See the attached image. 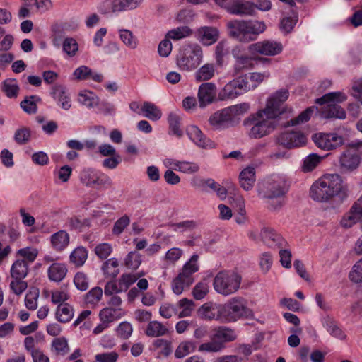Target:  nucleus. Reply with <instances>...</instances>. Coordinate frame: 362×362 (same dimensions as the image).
Instances as JSON below:
<instances>
[{"label":"nucleus","mask_w":362,"mask_h":362,"mask_svg":"<svg viewBox=\"0 0 362 362\" xmlns=\"http://www.w3.org/2000/svg\"><path fill=\"white\" fill-rule=\"evenodd\" d=\"M74 282L76 287L82 291L87 290L89 287V279L87 275L81 272L76 274Z\"/></svg>","instance_id":"69168bd1"},{"label":"nucleus","mask_w":362,"mask_h":362,"mask_svg":"<svg viewBox=\"0 0 362 362\" xmlns=\"http://www.w3.org/2000/svg\"><path fill=\"white\" fill-rule=\"evenodd\" d=\"M226 108L233 123L237 117L244 115L249 110L250 105L247 103H243Z\"/></svg>","instance_id":"6e6d98bb"},{"label":"nucleus","mask_w":362,"mask_h":362,"mask_svg":"<svg viewBox=\"0 0 362 362\" xmlns=\"http://www.w3.org/2000/svg\"><path fill=\"white\" fill-rule=\"evenodd\" d=\"M322 324L324 327H325L327 332L333 337L341 339L345 338L346 335L344 334L343 331L337 325L335 321H334L329 317H325L322 321Z\"/></svg>","instance_id":"a19ab883"},{"label":"nucleus","mask_w":362,"mask_h":362,"mask_svg":"<svg viewBox=\"0 0 362 362\" xmlns=\"http://www.w3.org/2000/svg\"><path fill=\"white\" fill-rule=\"evenodd\" d=\"M39 250L36 247H25L16 251L17 257H21L20 260H25L28 264L33 263L37 258Z\"/></svg>","instance_id":"58836bf2"},{"label":"nucleus","mask_w":362,"mask_h":362,"mask_svg":"<svg viewBox=\"0 0 362 362\" xmlns=\"http://www.w3.org/2000/svg\"><path fill=\"white\" fill-rule=\"evenodd\" d=\"M228 52V45L226 41H220L215 48V59L218 65H222L223 57Z\"/></svg>","instance_id":"0e129e2a"},{"label":"nucleus","mask_w":362,"mask_h":362,"mask_svg":"<svg viewBox=\"0 0 362 362\" xmlns=\"http://www.w3.org/2000/svg\"><path fill=\"white\" fill-rule=\"evenodd\" d=\"M196 349V344L192 341H182L175 351L176 358H182L193 352Z\"/></svg>","instance_id":"49530a36"},{"label":"nucleus","mask_w":362,"mask_h":362,"mask_svg":"<svg viewBox=\"0 0 362 362\" xmlns=\"http://www.w3.org/2000/svg\"><path fill=\"white\" fill-rule=\"evenodd\" d=\"M169 329L166 325L157 320L150 321L145 329V334L150 337H159L168 334Z\"/></svg>","instance_id":"cd10ccee"},{"label":"nucleus","mask_w":362,"mask_h":362,"mask_svg":"<svg viewBox=\"0 0 362 362\" xmlns=\"http://www.w3.org/2000/svg\"><path fill=\"white\" fill-rule=\"evenodd\" d=\"M62 49L68 57H75L78 51V44L74 38L66 37L62 42Z\"/></svg>","instance_id":"864d4df0"},{"label":"nucleus","mask_w":362,"mask_h":362,"mask_svg":"<svg viewBox=\"0 0 362 362\" xmlns=\"http://www.w3.org/2000/svg\"><path fill=\"white\" fill-rule=\"evenodd\" d=\"M29 271V264L25 260L17 259L11 265L10 274L12 279H24Z\"/></svg>","instance_id":"c756f323"},{"label":"nucleus","mask_w":362,"mask_h":362,"mask_svg":"<svg viewBox=\"0 0 362 362\" xmlns=\"http://www.w3.org/2000/svg\"><path fill=\"white\" fill-rule=\"evenodd\" d=\"M1 90L9 98H17L20 90L17 80L15 78L4 80L1 83Z\"/></svg>","instance_id":"c9c22d12"},{"label":"nucleus","mask_w":362,"mask_h":362,"mask_svg":"<svg viewBox=\"0 0 362 362\" xmlns=\"http://www.w3.org/2000/svg\"><path fill=\"white\" fill-rule=\"evenodd\" d=\"M339 162L341 172H351L358 167L360 158L350 150H346L339 156Z\"/></svg>","instance_id":"a211bd4d"},{"label":"nucleus","mask_w":362,"mask_h":362,"mask_svg":"<svg viewBox=\"0 0 362 362\" xmlns=\"http://www.w3.org/2000/svg\"><path fill=\"white\" fill-rule=\"evenodd\" d=\"M233 57L235 59L233 65V75H238L243 71L252 67V57L245 54H240V49L236 47L232 51Z\"/></svg>","instance_id":"b1692460"},{"label":"nucleus","mask_w":362,"mask_h":362,"mask_svg":"<svg viewBox=\"0 0 362 362\" xmlns=\"http://www.w3.org/2000/svg\"><path fill=\"white\" fill-rule=\"evenodd\" d=\"M218 307L209 303L202 305L198 310L199 316L204 320H220L221 318L218 316L217 310Z\"/></svg>","instance_id":"72a5a7b5"},{"label":"nucleus","mask_w":362,"mask_h":362,"mask_svg":"<svg viewBox=\"0 0 362 362\" xmlns=\"http://www.w3.org/2000/svg\"><path fill=\"white\" fill-rule=\"evenodd\" d=\"M245 79L247 86V91L256 88L264 79L269 77V72L259 73L253 72L249 75L242 76Z\"/></svg>","instance_id":"7c9ffc66"},{"label":"nucleus","mask_w":362,"mask_h":362,"mask_svg":"<svg viewBox=\"0 0 362 362\" xmlns=\"http://www.w3.org/2000/svg\"><path fill=\"white\" fill-rule=\"evenodd\" d=\"M119 38L129 49H134L138 46V39L132 31L127 29L119 30Z\"/></svg>","instance_id":"c03bdc74"},{"label":"nucleus","mask_w":362,"mask_h":362,"mask_svg":"<svg viewBox=\"0 0 362 362\" xmlns=\"http://www.w3.org/2000/svg\"><path fill=\"white\" fill-rule=\"evenodd\" d=\"M40 98L37 95L26 97L21 103V107L28 114H35L37 112V103L40 102Z\"/></svg>","instance_id":"09e8293b"},{"label":"nucleus","mask_w":362,"mask_h":362,"mask_svg":"<svg viewBox=\"0 0 362 362\" xmlns=\"http://www.w3.org/2000/svg\"><path fill=\"white\" fill-rule=\"evenodd\" d=\"M237 335L235 331L226 327H218L214 330L210 336L211 341L202 344L199 346L201 352H220L226 347V343L233 341Z\"/></svg>","instance_id":"423d86ee"},{"label":"nucleus","mask_w":362,"mask_h":362,"mask_svg":"<svg viewBox=\"0 0 362 362\" xmlns=\"http://www.w3.org/2000/svg\"><path fill=\"white\" fill-rule=\"evenodd\" d=\"M216 66L214 63H206L195 72L194 76L198 81H209L214 76Z\"/></svg>","instance_id":"f704fd0d"},{"label":"nucleus","mask_w":362,"mask_h":362,"mask_svg":"<svg viewBox=\"0 0 362 362\" xmlns=\"http://www.w3.org/2000/svg\"><path fill=\"white\" fill-rule=\"evenodd\" d=\"M242 278L234 272H220L214 279V290L225 296L235 293L240 288Z\"/></svg>","instance_id":"6e6552de"},{"label":"nucleus","mask_w":362,"mask_h":362,"mask_svg":"<svg viewBox=\"0 0 362 362\" xmlns=\"http://www.w3.org/2000/svg\"><path fill=\"white\" fill-rule=\"evenodd\" d=\"M51 95L62 109L68 110L71 108V103L70 96L65 87L62 85L52 86Z\"/></svg>","instance_id":"5701e85b"},{"label":"nucleus","mask_w":362,"mask_h":362,"mask_svg":"<svg viewBox=\"0 0 362 362\" xmlns=\"http://www.w3.org/2000/svg\"><path fill=\"white\" fill-rule=\"evenodd\" d=\"M78 101L88 108H93L99 104V98L93 92L84 90L78 93Z\"/></svg>","instance_id":"473e14b6"},{"label":"nucleus","mask_w":362,"mask_h":362,"mask_svg":"<svg viewBox=\"0 0 362 362\" xmlns=\"http://www.w3.org/2000/svg\"><path fill=\"white\" fill-rule=\"evenodd\" d=\"M349 279L354 283L362 282V259L358 261L349 273Z\"/></svg>","instance_id":"774afa93"},{"label":"nucleus","mask_w":362,"mask_h":362,"mask_svg":"<svg viewBox=\"0 0 362 362\" xmlns=\"http://www.w3.org/2000/svg\"><path fill=\"white\" fill-rule=\"evenodd\" d=\"M176 308L181 310L178 314L179 317H189L194 310V303L192 300L185 298L178 301Z\"/></svg>","instance_id":"a18cd8bd"},{"label":"nucleus","mask_w":362,"mask_h":362,"mask_svg":"<svg viewBox=\"0 0 362 362\" xmlns=\"http://www.w3.org/2000/svg\"><path fill=\"white\" fill-rule=\"evenodd\" d=\"M247 50L253 56L257 54L275 56L282 52L283 45L279 42L263 40L250 45Z\"/></svg>","instance_id":"9b49d317"},{"label":"nucleus","mask_w":362,"mask_h":362,"mask_svg":"<svg viewBox=\"0 0 362 362\" xmlns=\"http://www.w3.org/2000/svg\"><path fill=\"white\" fill-rule=\"evenodd\" d=\"M187 134L189 139L198 147L205 149L215 148V144L208 138L202 130L195 125L187 128Z\"/></svg>","instance_id":"2eb2a0df"},{"label":"nucleus","mask_w":362,"mask_h":362,"mask_svg":"<svg viewBox=\"0 0 362 362\" xmlns=\"http://www.w3.org/2000/svg\"><path fill=\"white\" fill-rule=\"evenodd\" d=\"M209 291V282L206 280L198 282L192 289V296L196 300L203 299Z\"/></svg>","instance_id":"bf43d9fd"},{"label":"nucleus","mask_w":362,"mask_h":362,"mask_svg":"<svg viewBox=\"0 0 362 362\" xmlns=\"http://www.w3.org/2000/svg\"><path fill=\"white\" fill-rule=\"evenodd\" d=\"M240 184L245 190L252 189L255 182V170L253 167H247L240 173Z\"/></svg>","instance_id":"c85d7f7f"},{"label":"nucleus","mask_w":362,"mask_h":362,"mask_svg":"<svg viewBox=\"0 0 362 362\" xmlns=\"http://www.w3.org/2000/svg\"><path fill=\"white\" fill-rule=\"evenodd\" d=\"M124 314L125 313L122 308L107 307L100 311L99 318L100 321H104L110 325L122 317Z\"/></svg>","instance_id":"bb28decb"},{"label":"nucleus","mask_w":362,"mask_h":362,"mask_svg":"<svg viewBox=\"0 0 362 362\" xmlns=\"http://www.w3.org/2000/svg\"><path fill=\"white\" fill-rule=\"evenodd\" d=\"M192 33V30L189 27L180 26L169 30L166 34V37L178 40L189 36Z\"/></svg>","instance_id":"5fc2aeb1"},{"label":"nucleus","mask_w":362,"mask_h":362,"mask_svg":"<svg viewBox=\"0 0 362 362\" xmlns=\"http://www.w3.org/2000/svg\"><path fill=\"white\" fill-rule=\"evenodd\" d=\"M346 97L341 92H332L324 95L316 100V103L326 105L322 107L320 112L321 117L325 119L337 118L344 119L346 118V112L335 103L344 101Z\"/></svg>","instance_id":"39448f33"},{"label":"nucleus","mask_w":362,"mask_h":362,"mask_svg":"<svg viewBox=\"0 0 362 362\" xmlns=\"http://www.w3.org/2000/svg\"><path fill=\"white\" fill-rule=\"evenodd\" d=\"M315 109V107H310L307 108L305 110L302 112L297 117L291 119L289 122H288L286 126H295L308 122L310 119L311 115L313 114Z\"/></svg>","instance_id":"680f3d73"},{"label":"nucleus","mask_w":362,"mask_h":362,"mask_svg":"<svg viewBox=\"0 0 362 362\" xmlns=\"http://www.w3.org/2000/svg\"><path fill=\"white\" fill-rule=\"evenodd\" d=\"M216 93V87L213 83L201 84L198 90L199 105L204 107L213 103Z\"/></svg>","instance_id":"6ab92c4d"},{"label":"nucleus","mask_w":362,"mask_h":362,"mask_svg":"<svg viewBox=\"0 0 362 362\" xmlns=\"http://www.w3.org/2000/svg\"><path fill=\"white\" fill-rule=\"evenodd\" d=\"M199 256L197 254L193 255L189 261H187L183 266L181 272L178 276L185 279V283L193 284L194 278L193 274L198 272L199 264L197 263Z\"/></svg>","instance_id":"393cba45"},{"label":"nucleus","mask_w":362,"mask_h":362,"mask_svg":"<svg viewBox=\"0 0 362 362\" xmlns=\"http://www.w3.org/2000/svg\"><path fill=\"white\" fill-rule=\"evenodd\" d=\"M192 284L185 283V279L177 276L172 282V289L176 295H180L185 289L188 288Z\"/></svg>","instance_id":"338daca9"},{"label":"nucleus","mask_w":362,"mask_h":362,"mask_svg":"<svg viewBox=\"0 0 362 362\" xmlns=\"http://www.w3.org/2000/svg\"><path fill=\"white\" fill-rule=\"evenodd\" d=\"M197 39L204 46L215 43L219 38V31L216 28L203 26L196 31Z\"/></svg>","instance_id":"f3484780"},{"label":"nucleus","mask_w":362,"mask_h":362,"mask_svg":"<svg viewBox=\"0 0 362 362\" xmlns=\"http://www.w3.org/2000/svg\"><path fill=\"white\" fill-rule=\"evenodd\" d=\"M229 35L241 42H249L266 29L264 22L258 21L233 20L227 23Z\"/></svg>","instance_id":"20e7f679"},{"label":"nucleus","mask_w":362,"mask_h":362,"mask_svg":"<svg viewBox=\"0 0 362 362\" xmlns=\"http://www.w3.org/2000/svg\"><path fill=\"white\" fill-rule=\"evenodd\" d=\"M203 59V50L197 44L183 47L177 55L176 64L182 71H190L197 69Z\"/></svg>","instance_id":"0eeeda50"},{"label":"nucleus","mask_w":362,"mask_h":362,"mask_svg":"<svg viewBox=\"0 0 362 362\" xmlns=\"http://www.w3.org/2000/svg\"><path fill=\"white\" fill-rule=\"evenodd\" d=\"M255 11L253 3L246 0H232L228 13L237 16H252Z\"/></svg>","instance_id":"4be33fe9"},{"label":"nucleus","mask_w":362,"mask_h":362,"mask_svg":"<svg viewBox=\"0 0 362 362\" xmlns=\"http://www.w3.org/2000/svg\"><path fill=\"white\" fill-rule=\"evenodd\" d=\"M115 332L119 338L122 339H127L132 334L133 327L130 322L127 321H123L120 322L116 327Z\"/></svg>","instance_id":"052dcab7"},{"label":"nucleus","mask_w":362,"mask_h":362,"mask_svg":"<svg viewBox=\"0 0 362 362\" xmlns=\"http://www.w3.org/2000/svg\"><path fill=\"white\" fill-rule=\"evenodd\" d=\"M361 220L356 210H354V205L350 210L341 218L340 225L344 228H350Z\"/></svg>","instance_id":"79ce46f5"},{"label":"nucleus","mask_w":362,"mask_h":362,"mask_svg":"<svg viewBox=\"0 0 362 362\" xmlns=\"http://www.w3.org/2000/svg\"><path fill=\"white\" fill-rule=\"evenodd\" d=\"M67 272L64 263L54 262L47 269V276L51 281L60 282L66 277Z\"/></svg>","instance_id":"a878e982"},{"label":"nucleus","mask_w":362,"mask_h":362,"mask_svg":"<svg viewBox=\"0 0 362 362\" xmlns=\"http://www.w3.org/2000/svg\"><path fill=\"white\" fill-rule=\"evenodd\" d=\"M130 223V218L127 215H124L119 218H118L115 223H114L113 228H112V233L115 235H121L125 228L129 225Z\"/></svg>","instance_id":"e2e57ef3"},{"label":"nucleus","mask_w":362,"mask_h":362,"mask_svg":"<svg viewBox=\"0 0 362 362\" xmlns=\"http://www.w3.org/2000/svg\"><path fill=\"white\" fill-rule=\"evenodd\" d=\"M277 141L280 145L291 148L305 144L307 138L300 132H284L278 136Z\"/></svg>","instance_id":"4468645a"},{"label":"nucleus","mask_w":362,"mask_h":362,"mask_svg":"<svg viewBox=\"0 0 362 362\" xmlns=\"http://www.w3.org/2000/svg\"><path fill=\"white\" fill-rule=\"evenodd\" d=\"M209 122L214 129H223L233 124L226 108L211 115L209 118Z\"/></svg>","instance_id":"412c9836"},{"label":"nucleus","mask_w":362,"mask_h":362,"mask_svg":"<svg viewBox=\"0 0 362 362\" xmlns=\"http://www.w3.org/2000/svg\"><path fill=\"white\" fill-rule=\"evenodd\" d=\"M118 267L119 262L117 259L116 258H110L103 263L102 270L106 276L115 278L119 272Z\"/></svg>","instance_id":"de8ad7c7"},{"label":"nucleus","mask_w":362,"mask_h":362,"mask_svg":"<svg viewBox=\"0 0 362 362\" xmlns=\"http://www.w3.org/2000/svg\"><path fill=\"white\" fill-rule=\"evenodd\" d=\"M55 315L59 322L66 323L72 320L74 315V310L69 303H61L57 308Z\"/></svg>","instance_id":"2f4dec72"},{"label":"nucleus","mask_w":362,"mask_h":362,"mask_svg":"<svg viewBox=\"0 0 362 362\" xmlns=\"http://www.w3.org/2000/svg\"><path fill=\"white\" fill-rule=\"evenodd\" d=\"M143 0H105L99 6V11L105 15L118 13L136 8Z\"/></svg>","instance_id":"9d476101"},{"label":"nucleus","mask_w":362,"mask_h":362,"mask_svg":"<svg viewBox=\"0 0 362 362\" xmlns=\"http://www.w3.org/2000/svg\"><path fill=\"white\" fill-rule=\"evenodd\" d=\"M289 92L281 89L267 97L265 106L251 114L243 121L247 134L250 139H259L270 135L279 126L280 117L291 111L285 102Z\"/></svg>","instance_id":"f257e3e1"},{"label":"nucleus","mask_w":362,"mask_h":362,"mask_svg":"<svg viewBox=\"0 0 362 362\" xmlns=\"http://www.w3.org/2000/svg\"><path fill=\"white\" fill-rule=\"evenodd\" d=\"M103 296V290L96 286L90 289L85 296V303L88 305L94 307L98 305Z\"/></svg>","instance_id":"8fccbe9b"},{"label":"nucleus","mask_w":362,"mask_h":362,"mask_svg":"<svg viewBox=\"0 0 362 362\" xmlns=\"http://www.w3.org/2000/svg\"><path fill=\"white\" fill-rule=\"evenodd\" d=\"M141 264V256L136 251L129 252L124 258V265L129 269L136 270Z\"/></svg>","instance_id":"603ef678"},{"label":"nucleus","mask_w":362,"mask_h":362,"mask_svg":"<svg viewBox=\"0 0 362 362\" xmlns=\"http://www.w3.org/2000/svg\"><path fill=\"white\" fill-rule=\"evenodd\" d=\"M313 141L320 148L325 151L335 149L343 144L341 136L335 133H318L313 136Z\"/></svg>","instance_id":"ddd939ff"},{"label":"nucleus","mask_w":362,"mask_h":362,"mask_svg":"<svg viewBox=\"0 0 362 362\" xmlns=\"http://www.w3.org/2000/svg\"><path fill=\"white\" fill-rule=\"evenodd\" d=\"M260 237L262 242L270 247L283 248L287 246L286 240L270 227H263L260 231Z\"/></svg>","instance_id":"dca6fc26"},{"label":"nucleus","mask_w":362,"mask_h":362,"mask_svg":"<svg viewBox=\"0 0 362 362\" xmlns=\"http://www.w3.org/2000/svg\"><path fill=\"white\" fill-rule=\"evenodd\" d=\"M32 137L31 130L29 127L22 126L18 128L13 135L15 142L18 145L28 144Z\"/></svg>","instance_id":"ea45409f"},{"label":"nucleus","mask_w":362,"mask_h":362,"mask_svg":"<svg viewBox=\"0 0 362 362\" xmlns=\"http://www.w3.org/2000/svg\"><path fill=\"white\" fill-rule=\"evenodd\" d=\"M52 351L59 356L66 355L69 351V347L68 341L65 338H56L52 342Z\"/></svg>","instance_id":"3c124183"},{"label":"nucleus","mask_w":362,"mask_h":362,"mask_svg":"<svg viewBox=\"0 0 362 362\" xmlns=\"http://www.w3.org/2000/svg\"><path fill=\"white\" fill-rule=\"evenodd\" d=\"M168 120L171 133L177 137H181L182 131L180 129V117L177 113L170 112Z\"/></svg>","instance_id":"4d7b16f0"},{"label":"nucleus","mask_w":362,"mask_h":362,"mask_svg":"<svg viewBox=\"0 0 362 362\" xmlns=\"http://www.w3.org/2000/svg\"><path fill=\"white\" fill-rule=\"evenodd\" d=\"M247 87L244 78L240 76L224 86L219 92V98L222 100L236 98L238 96L247 92Z\"/></svg>","instance_id":"f8f14e48"},{"label":"nucleus","mask_w":362,"mask_h":362,"mask_svg":"<svg viewBox=\"0 0 362 362\" xmlns=\"http://www.w3.org/2000/svg\"><path fill=\"white\" fill-rule=\"evenodd\" d=\"M141 110L144 115L152 121H158L162 117L161 110L155 104L150 102H144Z\"/></svg>","instance_id":"4c0bfd02"},{"label":"nucleus","mask_w":362,"mask_h":362,"mask_svg":"<svg viewBox=\"0 0 362 362\" xmlns=\"http://www.w3.org/2000/svg\"><path fill=\"white\" fill-rule=\"evenodd\" d=\"M310 197L316 202H326L334 197L344 201L348 197V188L337 174H327L313 182L310 189Z\"/></svg>","instance_id":"f03ea898"},{"label":"nucleus","mask_w":362,"mask_h":362,"mask_svg":"<svg viewBox=\"0 0 362 362\" xmlns=\"http://www.w3.org/2000/svg\"><path fill=\"white\" fill-rule=\"evenodd\" d=\"M217 312L222 321L230 322L247 316L249 310L243 298L234 297L225 305L219 306Z\"/></svg>","instance_id":"1a4fd4ad"},{"label":"nucleus","mask_w":362,"mask_h":362,"mask_svg":"<svg viewBox=\"0 0 362 362\" xmlns=\"http://www.w3.org/2000/svg\"><path fill=\"white\" fill-rule=\"evenodd\" d=\"M50 246L52 249L61 252L66 250L70 243V235L64 230H60L49 237Z\"/></svg>","instance_id":"aec40b11"},{"label":"nucleus","mask_w":362,"mask_h":362,"mask_svg":"<svg viewBox=\"0 0 362 362\" xmlns=\"http://www.w3.org/2000/svg\"><path fill=\"white\" fill-rule=\"evenodd\" d=\"M39 290L36 288H32L25 296V305L31 310H35L37 308V300L39 298Z\"/></svg>","instance_id":"13d9d810"},{"label":"nucleus","mask_w":362,"mask_h":362,"mask_svg":"<svg viewBox=\"0 0 362 362\" xmlns=\"http://www.w3.org/2000/svg\"><path fill=\"white\" fill-rule=\"evenodd\" d=\"M323 157L318 156L317 153H310L307 156L303 162L301 166L304 173L313 171L322 160Z\"/></svg>","instance_id":"37998d69"},{"label":"nucleus","mask_w":362,"mask_h":362,"mask_svg":"<svg viewBox=\"0 0 362 362\" xmlns=\"http://www.w3.org/2000/svg\"><path fill=\"white\" fill-rule=\"evenodd\" d=\"M87 258L88 251L82 246L75 248L69 255L70 262L77 267H82Z\"/></svg>","instance_id":"e433bc0d"},{"label":"nucleus","mask_w":362,"mask_h":362,"mask_svg":"<svg viewBox=\"0 0 362 362\" xmlns=\"http://www.w3.org/2000/svg\"><path fill=\"white\" fill-rule=\"evenodd\" d=\"M288 190V185L285 176L273 175L263 182L259 194L267 199L268 208L272 211H279L284 204V196Z\"/></svg>","instance_id":"7ed1b4c3"}]
</instances>
